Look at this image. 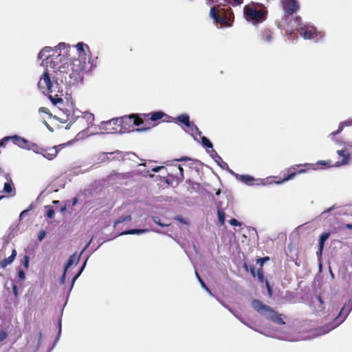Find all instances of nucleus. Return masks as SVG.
<instances>
[{
	"label": "nucleus",
	"mask_w": 352,
	"mask_h": 352,
	"mask_svg": "<svg viewBox=\"0 0 352 352\" xmlns=\"http://www.w3.org/2000/svg\"><path fill=\"white\" fill-rule=\"evenodd\" d=\"M70 45L65 43H60L54 47V53L52 57L47 56L45 63H41L46 69L51 68L55 73L58 71L60 73H67L69 71L68 53Z\"/></svg>",
	"instance_id": "f257e3e1"
},
{
	"label": "nucleus",
	"mask_w": 352,
	"mask_h": 352,
	"mask_svg": "<svg viewBox=\"0 0 352 352\" xmlns=\"http://www.w3.org/2000/svg\"><path fill=\"white\" fill-rule=\"evenodd\" d=\"M51 76L52 74H50V69L45 68V70L43 72L38 82V87L44 94L45 93V90L50 93H54L55 96H53L50 95L49 99L51 100L53 104L56 105L58 103L63 102V99L58 97V94H56L62 92L63 90L60 91V83L58 82V78L53 76V80H52Z\"/></svg>",
	"instance_id": "f03ea898"
},
{
	"label": "nucleus",
	"mask_w": 352,
	"mask_h": 352,
	"mask_svg": "<svg viewBox=\"0 0 352 352\" xmlns=\"http://www.w3.org/2000/svg\"><path fill=\"white\" fill-rule=\"evenodd\" d=\"M245 19L254 22H261L267 20V10L262 4L246 5L243 8Z\"/></svg>",
	"instance_id": "7ed1b4c3"
},
{
	"label": "nucleus",
	"mask_w": 352,
	"mask_h": 352,
	"mask_svg": "<svg viewBox=\"0 0 352 352\" xmlns=\"http://www.w3.org/2000/svg\"><path fill=\"white\" fill-rule=\"evenodd\" d=\"M116 122L121 123V128L119 130L115 129V132L129 133L131 131H142L146 129H135L143 123L141 118L135 115L125 116L116 120Z\"/></svg>",
	"instance_id": "20e7f679"
},
{
	"label": "nucleus",
	"mask_w": 352,
	"mask_h": 352,
	"mask_svg": "<svg viewBox=\"0 0 352 352\" xmlns=\"http://www.w3.org/2000/svg\"><path fill=\"white\" fill-rule=\"evenodd\" d=\"M253 309L267 319H270L278 324H285L280 315H278L269 306L263 304L258 300H253L252 302Z\"/></svg>",
	"instance_id": "39448f33"
},
{
	"label": "nucleus",
	"mask_w": 352,
	"mask_h": 352,
	"mask_svg": "<svg viewBox=\"0 0 352 352\" xmlns=\"http://www.w3.org/2000/svg\"><path fill=\"white\" fill-rule=\"evenodd\" d=\"M299 34L305 39H315L318 41L324 36V33L317 30L315 26L310 23H298L296 27Z\"/></svg>",
	"instance_id": "423d86ee"
},
{
	"label": "nucleus",
	"mask_w": 352,
	"mask_h": 352,
	"mask_svg": "<svg viewBox=\"0 0 352 352\" xmlns=\"http://www.w3.org/2000/svg\"><path fill=\"white\" fill-rule=\"evenodd\" d=\"M69 69L72 70L74 73L80 74V72H89L94 65L91 61V57L87 58L78 57L74 59L71 64L69 63Z\"/></svg>",
	"instance_id": "0eeeda50"
},
{
	"label": "nucleus",
	"mask_w": 352,
	"mask_h": 352,
	"mask_svg": "<svg viewBox=\"0 0 352 352\" xmlns=\"http://www.w3.org/2000/svg\"><path fill=\"white\" fill-rule=\"evenodd\" d=\"M352 310L351 307L350 309H348L346 307V305L345 304L344 307L342 308L339 315L336 317L334 322L331 324H329L327 327L321 328L320 331V334H325L329 333L332 329H335L336 327L340 325L341 323H342L348 316V315L350 314L351 311Z\"/></svg>",
	"instance_id": "6e6552de"
},
{
	"label": "nucleus",
	"mask_w": 352,
	"mask_h": 352,
	"mask_svg": "<svg viewBox=\"0 0 352 352\" xmlns=\"http://www.w3.org/2000/svg\"><path fill=\"white\" fill-rule=\"evenodd\" d=\"M201 140V144L203 147L206 149V151L210 155V156L215 160L217 164L220 166V157L217 153L213 148V144L210 140L201 135L199 136Z\"/></svg>",
	"instance_id": "1a4fd4ad"
},
{
	"label": "nucleus",
	"mask_w": 352,
	"mask_h": 352,
	"mask_svg": "<svg viewBox=\"0 0 352 352\" xmlns=\"http://www.w3.org/2000/svg\"><path fill=\"white\" fill-rule=\"evenodd\" d=\"M343 144L344 146V148L337 151L338 155H339V157H342V160L340 162H337L338 164L336 165V166L340 165H346L349 164L350 162L351 155L347 146L351 147L352 146L350 144L345 142H344Z\"/></svg>",
	"instance_id": "9d476101"
},
{
	"label": "nucleus",
	"mask_w": 352,
	"mask_h": 352,
	"mask_svg": "<svg viewBox=\"0 0 352 352\" xmlns=\"http://www.w3.org/2000/svg\"><path fill=\"white\" fill-rule=\"evenodd\" d=\"M283 6L285 13L287 14H292L299 8V5L296 0H284Z\"/></svg>",
	"instance_id": "9b49d317"
},
{
	"label": "nucleus",
	"mask_w": 352,
	"mask_h": 352,
	"mask_svg": "<svg viewBox=\"0 0 352 352\" xmlns=\"http://www.w3.org/2000/svg\"><path fill=\"white\" fill-rule=\"evenodd\" d=\"M4 140H11L15 145L19 146L20 148H25V146H27V145L29 142V141L27 139H25L23 137H21V136H19L17 135L5 137Z\"/></svg>",
	"instance_id": "f8f14e48"
},
{
	"label": "nucleus",
	"mask_w": 352,
	"mask_h": 352,
	"mask_svg": "<svg viewBox=\"0 0 352 352\" xmlns=\"http://www.w3.org/2000/svg\"><path fill=\"white\" fill-rule=\"evenodd\" d=\"M110 155L112 156L111 157V161L112 160H124L125 156H128L129 160H132V157H137V155L134 153H126L125 155H123L122 153L120 151H116L114 152H109Z\"/></svg>",
	"instance_id": "ddd939ff"
},
{
	"label": "nucleus",
	"mask_w": 352,
	"mask_h": 352,
	"mask_svg": "<svg viewBox=\"0 0 352 352\" xmlns=\"http://www.w3.org/2000/svg\"><path fill=\"white\" fill-rule=\"evenodd\" d=\"M75 47L76 48V50L78 53V57L82 58H87L88 56H90L89 55V49L87 45L85 44L82 42L78 43Z\"/></svg>",
	"instance_id": "4468645a"
},
{
	"label": "nucleus",
	"mask_w": 352,
	"mask_h": 352,
	"mask_svg": "<svg viewBox=\"0 0 352 352\" xmlns=\"http://www.w3.org/2000/svg\"><path fill=\"white\" fill-rule=\"evenodd\" d=\"M2 192L6 195V197H14L16 195V188L13 182H6Z\"/></svg>",
	"instance_id": "2eb2a0df"
},
{
	"label": "nucleus",
	"mask_w": 352,
	"mask_h": 352,
	"mask_svg": "<svg viewBox=\"0 0 352 352\" xmlns=\"http://www.w3.org/2000/svg\"><path fill=\"white\" fill-rule=\"evenodd\" d=\"M186 127L187 128L186 131L193 137L194 140L197 142H199L198 139V136L201 135V132L199 131L198 127L195 124L194 122H190L189 124H186Z\"/></svg>",
	"instance_id": "dca6fc26"
},
{
	"label": "nucleus",
	"mask_w": 352,
	"mask_h": 352,
	"mask_svg": "<svg viewBox=\"0 0 352 352\" xmlns=\"http://www.w3.org/2000/svg\"><path fill=\"white\" fill-rule=\"evenodd\" d=\"M54 53V48L50 46H46L38 54V58L41 59V63H45L47 56L52 57V54Z\"/></svg>",
	"instance_id": "f3484780"
},
{
	"label": "nucleus",
	"mask_w": 352,
	"mask_h": 352,
	"mask_svg": "<svg viewBox=\"0 0 352 352\" xmlns=\"http://www.w3.org/2000/svg\"><path fill=\"white\" fill-rule=\"evenodd\" d=\"M229 171L232 175H234L237 179L240 180L241 182H243L248 186L253 185L254 182L256 180L253 177H252L250 175L236 174L231 170H229Z\"/></svg>",
	"instance_id": "a211bd4d"
},
{
	"label": "nucleus",
	"mask_w": 352,
	"mask_h": 352,
	"mask_svg": "<svg viewBox=\"0 0 352 352\" xmlns=\"http://www.w3.org/2000/svg\"><path fill=\"white\" fill-rule=\"evenodd\" d=\"M62 145L54 146L49 149V152L42 151L41 155L46 159L52 160L56 157L58 154L57 148L60 147Z\"/></svg>",
	"instance_id": "6ab92c4d"
},
{
	"label": "nucleus",
	"mask_w": 352,
	"mask_h": 352,
	"mask_svg": "<svg viewBox=\"0 0 352 352\" xmlns=\"http://www.w3.org/2000/svg\"><path fill=\"white\" fill-rule=\"evenodd\" d=\"M109 155H110L109 153H100L93 157V160L96 163L108 162L111 161Z\"/></svg>",
	"instance_id": "aec40b11"
},
{
	"label": "nucleus",
	"mask_w": 352,
	"mask_h": 352,
	"mask_svg": "<svg viewBox=\"0 0 352 352\" xmlns=\"http://www.w3.org/2000/svg\"><path fill=\"white\" fill-rule=\"evenodd\" d=\"M150 230L148 229H131L128 230H125L122 232L120 235H126V234H142L149 232Z\"/></svg>",
	"instance_id": "412c9836"
},
{
	"label": "nucleus",
	"mask_w": 352,
	"mask_h": 352,
	"mask_svg": "<svg viewBox=\"0 0 352 352\" xmlns=\"http://www.w3.org/2000/svg\"><path fill=\"white\" fill-rule=\"evenodd\" d=\"M210 16L211 19H212L214 20V22H220V14H219V6H212L210 8Z\"/></svg>",
	"instance_id": "4be33fe9"
},
{
	"label": "nucleus",
	"mask_w": 352,
	"mask_h": 352,
	"mask_svg": "<svg viewBox=\"0 0 352 352\" xmlns=\"http://www.w3.org/2000/svg\"><path fill=\"white\" fill-rule=\"evenodd\" d=\"M25 149L27 150H32L34 153L38 154H41L42 151H44L43 148L39 147L36 144L29 142L27 146H25Z\"/></svg>",
	"instance_id": "5701e85b"
},
{
	"label": "nucleus",
	"mask_w": 352,
	"mask_h": 352,
	"mask_svg": "<svg viewBox=\"0 0 352 352\" xmlns=\"http://www.w3.org/2000/svg\"><path fill=\"white\" fill-rule=\"evenodd\" d=\"M234 20V14L232 12L227 15L226 11L224 8H221V23L230 22Z\"/></svg>",
	"instance_id": "b1692460"
},
{
	"label": "nucleus",
	"mask_w": 352,
	"mask_h": 352,
	"mask_svg": "<svg viewBox=\"0 0 352 352\" xmlns=\"http://www.w3.org/2000/svg\"><path fill=\"white\" fill-rule=\"evenodd\" d=\"M175 120H177V122L184 124L185 126H186V124H189V122H190V117L186 113H183V114H181V115L178 116L175 118Z\"/></svg>",
	"instance_id": "393cba45"
},
{
	"label": "nucleus",
	"mask_w": 352,
	"mask_h": 352,
	"mask_svg": "<svg viewBox=\"0 0 352 352\" xmlns=\"http://www.w3.org/2000/svg\"><path fill=\"white\" fill-rule=\"evenodd\" d=\"M146 116H150L151 120L157 121V120L162 118L165 116V113L162 111H159L152 112L151 113L146 115Z\"/></svg>",
	"instance_id": "a878e982"
},
{
	"label": "nucleus",
	"mask_w": 352,
	"mask_h": 352,
	"mask_svg": "<svg viewBox=\"0 0 352 352\" xmlns=\"http://www.w3.org/2000/svg\"><path fill=\"white\" fill-rule=\"evenodd\" d=\"M344 126L340 123L339 126H338V129L336 131H334V132H332L330 135H329V137H331V139L333 140V141H335L337 144H342V142H340L338 140H336L335 139V135L341 133L344 129Z\"/></svg>",
	"instance_id": "bb28decb"
},
{
	"label": "nucleus",
	"mask_w": 352,
	"mask_h": 352,
	"mask_svg": "<svg viewBox=\"0 0 352 352\" xmlns=\"http://www.w3.org/2000/svg\"><path fill=\"white\" fill-rule=\"evenodd\" d=\"M88 258L89 257H87L86 258V260L85 261L84 263L82 264V266L81 267V268L80 269L79 272L77 273V274L76 276H74L72 278V286H71V289L70 290L72 289L74 285V283L75 281L78 278V277L80 276V274H82V272H83L86 265H87V262L88 261Z\"/></svg>",
	"instance_id": "cd10ccee"
},
{
	"label": "nucleus",
	"mask_w": 352,
	"mask_h": 352,
	"mask_svg": "<svg viewBox=\"0 0 352 352\" xmlns=\"http://www.w3.org/2000/svg\"><path fill=\"white\" fill-rule=\"evenodd\" d=\"M195 275H196V277L198 279L199 282L200 283L202 288L204 289L211 296H213V294L210 290V289L207 287V285L204 282V280L201 279V276H199V274H198V272L197 271H195Z\"/></svg>",
	"instance_id": "c85d7f7f"
},
{
	"label": "nucleus",
	"mask_w": 352,
	"mask_h": 352,
	"mask_svg": "<svg viewBox=\"0 0 352 352\" xmlns=\"http://www.w3.org/2000/svg\"><path fill=\"white\" fill-rule=\"evenodd\" d=\"M329 236V233H328V232H324V233L322 234L321 236H320L319 247H320V251L322 250L323 247H324V243L328 239Z\"/></svg>",
	"instance_id": "c756f323"
},
{
	"label": "nucleus",
	"mask_w": 352,
	"mask_h": 352,
	"mask_svg": "<svg viewBox=\"0 0 352 352\" xmlns=\"http://www.w3.org/2000/svg\"><path fill=\"white\" fill-rule=\"evenodd\" d=\"M131 220V215L127 214L125 216H121L114 223V226H117L118 224L124 222V221H129Z\"/></svg>",
	"instance_id": "7c9ffc66"
},
{
	"label": "nucleus",
	"mask_w": 352,
	"mask_h": 352,
	"mask_svg": "<svg viewBox=\"0 0 352 352\" xmlns=\"http://www.w3.org/2000/svg\"><path fill=\"white\" fill-rule=\"evenodd\" d=\"M83 118L85 119L88 123V125H92L94 121V114L89 112H85L83 115Z\"/></svg>",
	"instance_id": "2f4dec72"
},
{
	"label": "nucleus",
	"mask_w": 352,
	"mask_h": 352,
	"mask_svg": "<svg viewBox=\"0 0 352 352\" xmlns=\"http://www.w3.org/2000/svg\"><path fill=\"white\" fill-rule=\"evenodd\" d=\"M76 261V254H73L71 255L67 261V263L65 265L64 270L65 271H67L75 262Z\"/></svg>",
	"instance_id": "473e14b6"
},
{
	"label": "nucleus",
	"mask_w": 352,
	"mask_h": 352,
	"mask_svg": "<svg viewBox=\"0 0 352 352\" xmlns=\"http://www.w3.org/2000/svg\"><path fill=\"white\" fill-rule=\"evenodd\" d=\"M14 261V259H12L10 256L8 258H4L0 262V267L1 268H5L8 265H10Z\"/></svg>",
	"instance_id": "72a5a7b5"
},
{
	"label": "nucleus",
	"mask_w": 352,
	"mask_h": 352,
	"mask_svg": "<svg viewBox=\"0 0 352 352\" xmlns=\"http://www.w3.org/2000/svg\"><path fill=\"white\" fill-rule=\"evenodd\" d=\"M152 220L153 221V222L157 224L158 226H160V227H162V228L168 227L170 225L169 223H162L160 220V218L157 216L152 217Z\"/></svg>",
	"instance_id": "f704fd0d"
},
{
	"label": "nucleus",
	"mask_w": 352,
	"mask_h": 352,
	"mask_svg": "<svg viewBox=\"0 0 352 352\" xmlns=\"http://www.w3.org/2000/svg\"><path fill=\"white\" fill-rule=\"evenodd\" d=\"M296 175V172L291 173L285 178H284L282 181L275 182V183L277 184H280L283 183L284 182L292 179L295 177Z\"/></svg>",
	"instance_id": "c9c22d12"
},
{
	"label": "nucleus",
	"mask_w": 352,
	"mask_h": 352,
	"mask_svg": "<svg viewBox=\"0 0 352 352\" xmlns=\"http://www.w3.org/2000/svg\"><path fill=\"white\" fill-rule=\"evenodd\" d=\"M118 118H114V119H112V120H108V121H105V122H102L101 124L102 125H118L119 126L120 128H121V123H119V122H116V120H118Z\"/></svg>",
	"instance_id": "e433bc0d"
},
{
	"label": "nucleus",
	"mask_w": 352,
	"mask_h": 352,
	"mask_svg": "<svg viewBox=\"0 0 352 352\" xmlns=\"http://www.w3.org/2000/svg\"><path fill=\"white\" fill-rule=\"evenodd\" d=\"M244 268L246 271H250L254 277L256 276L255 268L253 265H248L247 263H244Z\"/></svg>",
	"instance_id": "4c0bfd02"
},
{
	"label": "nucleus",
	"mask_w": 352,
	"mask_h": 352,
	"mask_svg": "<svg viewBox=\"0 0 352 352\" xmlns=\"http://www.w3.org/2000/svg\"><path fill=\"white\" fill-rule=\"evenodd\" d=\"M45 208L47 209L46 215L49 219H52L54 216V210L50 206H46Z\"/></svg>",
	"instance_id": "58836bf2"
},
{
	"label": "nucleus",
	"mask_w": 352,
	"mask_h": 352,
	"mask_svg": "<svg viewBox=\"0 0 352 352\" xmlns=\"http://www.w3.org/2000/svg\"><path fill=\"white\" fill-rule=\"evenodd\" d=\"M263 38L264 41H265L267 43L271 42L272 37H271V32L270 30H265V32L263 36Z\"/></svg>",
	"instance_id": "ea45409f"
},
{
	"label": "nucleus",
	"mask_w": 352,
	"mask_h": 352,
	"mask_svg": "<svg viewBox=\"0 0 352 352\" xmlns=\"http://www.w3.org/2000/svg\"><path fill=\"white\" fill-rule=\"evenodd\" d=\"M258 278V279L261 281V282H263L264 281V276H263V270L261 268L258 269L257 270V272H256V275Z\"/></svg>",
	"instance_id": "a19ab883"
},
{
	"label": "nucleus",
	"mask_w": 352,
	"mask_h": 352,
	"mask_svg": "<svg viewBox=\"0 0 352 352\" xmlns=\"http://www.w3.org/2000/svg\"><path fill=\"white\" fill-rule=\"evenodd\" d=\"M268 260H270V258L268 256H266V257H263V258L257 259L256 263L258 264H259L261 265V267H262L264 263Z\"/></svg>",
	"instance_id": "79ce46f5"
},
{
	"label": "nucleus",
	"mask_w": 352,
	"mask_h": 352,
	"mask_svg": "<svg viewBox=\"0 0 352 352\" xmlns=\"http://www.w3.org/2000/svg\"><path fill=\"white\" fill-rule=\"evenodd\" d=\"M285 35L288 36V38H292L294 40V38L295 36L294 32L292 30H285Z\"/></svg>",
	"instance_id": "37998d69"
},
{
	"label": "nucleus",
	"mask_w": 352,
	"mask_h": 352,
	"mask_svg": "<svg viewBox=\"0 0 352 352\" xmlns=\"http://www.w3.org/2000/svg\"><path fill=\"white\" fill-rule=\"evenodd\" d=\"M29 261L30 258L28 255H25L23 258V265L25 267V268L28 269L29 267Z\"/></svg>",
	"instance_id": "c03bdc74"
},
{
	"label": "nucleus",
	"mask_w": 352,
	"mask_h": 352,
	"mask_svg": "<svg viewBox=\"0 0 352 352\" xmlns=\"http://www.w3.org/2000/svg\"><path fill=\"white\" fill-rule=\"evenodd\" d=\"M46 235V232L45 230H41L39 232H38V240L39 241H42L43 239L45 238Z\"/></svg>",
	"instance_id": "a18cd8bd"
},
{
	"label": "nucleus",
	"mask_w": 352,
	"mask_h": 352,
	"mask_svg": "<svg viewBox=\"0 0 352 352\" xmlns=\"http://www.w3.org/2000/svg\"><path fill=\"white\" fill-rule=\"evenodd\" d=\"M228 222L230 225L234 226H239L241 225V222H239L236 219H232Z\"/></svg>",
	"instance_id": "49530a36"
},
{
	"label": "nucleus",
	"mask_w": 352,
	"mask_h": 352,
	"mask_svg": "<svg viewBox=\"0 0 352 352\" xmlns=\"http://www.w3.org/2000/svg\"><path fill=\"white\" fill-rule=\"evenodd\" d=\"M19 278L20 280H23L25 278V272L21 269L19 270Z\"/></svg>",
	"instance_id": "de8ad7c7"
},
{
	"label": "nucleus",
	"mask_w": 352,
	"mask_h": 352,
	"mask_svg": "<svg viewBox=\"0 0 352 352\" xmlns=\"http://www.w3.org/2000/svg\"><path fill=\"white\" fill-rule=\"evenodd\" d=\"M91 242V239L88 242V243L84 247V248L82 250V251L80 252L79 256H78L77 258V263L80 260V258L81 256V255L82 254V253L85 251V250L89 247V245H90Z\"/></svg>",
	"instance_id": "09e8293b"
},
{
	"label": "nucleus",
	"mask_w": 352,
	"mask_h": 352,
	"mask_svg": "<svg viewBox=\"0 0 352 352\" xmlns=\"http://www.w3.org/2000/svg\"><path fill=\"white\" fill-rule=\"evenodd\" d=\"M152 171L154 173H157L162 170H166L165 167L163 166H155L151 168Z\"/></svg>",
	"instance_id": "8fccbe9b"
},
{
	"label": "nucleus",
	"mask_w": 352,
	"mask_h": 352,
	"mask_svg": "<svg viewBox=\"0 0 352 352\" xmlns=\"http://www.w3.org/2000/svg\"><path fill=\"white\" fill-rule=\"evenodd\" d=\"M66 272L67 271H63V274L60 279V284H64L65 282V278H66Z\"/></svg>",
	"instance_id": "3c124183"
},
{
	"label": "nucleus",
	"mask_w": 352,
	"mask_h": 352,
	"mask_svg": "<svg viewBox=\"0 0 352 352\" xmlns=\"http://www.w3.org/2000/svg\"><path fill=\"white\" fill-rule=\"evenodd\" d=\"M3 177H4V178L6 179V182L12 181V178H11L10 175V174H9V173H4V174H3Z\"/></svg>",
	"instance_id": "603ef678"
},
{
	"label": "nucleus",
	"mask_w": 352,
	"mask_h": 352,
	"mask_svg": "<svg viewBox=\"0 0 352 352\" xmlns=\"http://www.w3.org/2000/svg\"><path fill=\"white\" fill-rule=\"evenodd\" d=\"M220 214H221V212H220V204H218L217 206V219H218L219 221H220Z\"/></svg>",
	"instance_id": "864d4df0"
},
{
	"label": "nucleus",
	"mask_w": 352,
	"mask_h": 352,
	"mask_svg": "<svg viewBox=\"0 0 352 352\" xmlns=\"http://www.w3.org/2000/svg\"><path fill=\"white\" fill-rule=\"evenodd\" d=\"M28 212L26 210H24L23 211H22L19 215L20 219H23L27 215Z\"/></svg>",
	"instance_id": "5fc2aeb1"
},
{
	"label": "nucleus",
	"mask_w": 352,
	"mask_h": 352,
	"mask_svg": "<svg viewBox=\"0 0 352 352\" xmlns=\"http://www.w3.org/2000/svg\"><path fill=\"white\" fill-rule=\"evenodd\" d=\"M7 337V333L6 332H1L0 333V341H3Z\"/></svg>",
	"instance_id": "6e6d98bb"
},
{
	"label": "nucleus",
	"mask_w": 352,
	"mask_h": 352,
	"mask_svg": "<svg viewBox=\"0 0 352 352\" xmlns=\"http://www.w3.org/2000/svg\"><path fill=\"white\" fill-rule=\"evenodd\" d=\"M344 126H350L352 124V122L351 120H346V121H344L342 122H341Z\"/></svg>",
	"instance_id": "4d7b16f0"
},
{
	"label": "nucleus",
	"mask_w": 352,
	"mask_h": 352,
	"mask_svg": "<svg viewBox=\"0 0 352 352\" xmlns=\"http://www.w3.org/2000/svg\"><path fill=\"white\" fill-rule=\"evenodd\" d=\"M265 283H266V287H267V292L269 293L270 295L272 294V289L270 286V284L269 283L267 282V280H265Z\"/></svg>",
	"instance_id": "13d9d810"
},
{
	"label": "nucleus",
	"mask_w": 352,
	"mask_h": 352,
	"mask_svg": "<svg viewBox=\"0 0 352 352\" xmlns=\"http://www.w3.org/2000/svg\"><path fill=\"white\" fill-rule=\"evenodd\" d=\"M224 1L226 2L228 1V0H224ZM233 1L236 5H241L243 2V0H233Z\"/></svg>",
	"instance_id": "bf43d9fd"
},
{
	"label": "nucleus",
	"mask_w": 352,
	"mask_h": 352,
	"mask_svg": "<svg viewBox=\"0 0 352 352\" xmlns=\"http://www.w3.org/2000/svg\"><path fill=\"white\" fill-rule=\"evenodd\" d=\"M221 226H223L224 224V221H225V213L222 210H221Z\"/></svg>",
	"instance_id": "052dcab7"
},
{
	"label": "nucleus",
	"mask_w": 352,
	"mask_h": 352,
	"mask_svg": "<svg viewBox=\"0 0 352 352\" xmlns=\"http://www.w3.org/2000/svg\"><path fill=\"white\" fill-rule=\"evenodd\" d=\"M228 164L221 160V169H226L228 168Z\"/></svg>",
	"instance_id": "680f3d73"
},
{
	"label": "nucleus",
	"mask_w": 352,
	"mask_h": 352,
	"mask_svg": "<svg viewBox=\"0 0 352 352\" xmlns=\"http://www.w3.org/2000/svg\"><path fill=\"white\" fill-rule=\"evenodd\" d=\"M16 256V251L15 250H13L12 252V254L10 255V257L14 260L15 257Z\"/></svg>",
	"instance_id": "e2e57ef3"
},
{
	"label": "nucleus",
	"mask_w": 352,
	"mask_h": 352,
	"mask_svg": "<svg viewBox=\"0 0 352 352\" xmlns=\"http://www.w3.org/2000/svg\"><path fill=\"white\" fill-rule=\"evenodd\" d=\"M69 120H70V122H69L70 124L74 123V122H75V121L76 120V117H75L74 115L72 114L71 116V118Z\"/></svg>",
	"instance_id": "0e129e2a"
},
{
	"label": "nucleus",
	"mask_w": 352,
	"mask_h": 352,
	"mask_svg": "<svg viewBox=\"0 0 352 352\" xmlns=\"http://www.w3.org/2000/svg\"><path fill=\"white\" fill-rule=\"evenodd\" d=\"M332 209H333V207L329 208V209H327V210H324V212H322L320 215L321 216L324 215L326 213L330 212Z\"/></svg>",
	"instance_id": "69168bd1"
},
{
	"label": "nucleus",
	"mask_w": 352,
	"mask_h": 352,
	"mask_svg": "<svg viewBox=\"0 0 352 352\" xmlns=\"http://www.w3.org/2000/svg\"><path fill=\"white\" fill-rule=\"evenodd\" d=\"M8 140H4V138L1 140V141L0 142V146H6V142H7Z\"/></svg>",
	"instance_id": "338daca9"
},
{
	"label": "nucleus",
	"mask_w": 352,
	"mask_h": 352,
	"mask_svg": "<svg viewBox=\"0 0 352 352\" xmlns=\"http://www.w3.org/2000/svg\"><path fill=\"white\" fill-rule=\"evenodd\" d=\"M77 203H78V198L77 197H74L72 199V206L76 205Z\"/></svg>",
	"instance_id": "774afa93"
}]
</instances>
